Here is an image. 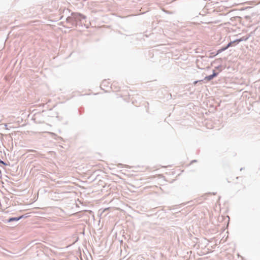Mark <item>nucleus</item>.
Returning a JSON list of instances; mask_svg holds the SVG:
<instances>
[{"instance_id":"nucleus-1","label":"nucleus","mask_w":260,"mask_h":260,"mask_svg":"<svg viewBox=\"0 0 260 260\" xmlns=\"http://www.w3.org/2000/svg\"><path fill=\"white\" fill-rule=\"evenodd\" d=\"M241 40H237L236 41H235L234 42H231L230 43H229L228 45L225 47H224V48H222L220 49H219L218 52H217V54H218L220 52H221L222 51H224L225 50H226V49H228L229 47H230V46H231L232 45V44L233 43H235V42H237V43H239V42H240Z\"/></svg>"},{"instance_id":"nucleus-2","label":"nucleus","mask_w":260,"mask_h":260,"mask_svg":"<svg viewBox=\"0 0 260 260\" xmlns=\"http://www.w3.org/2000/svg\"><path fill=\"white\" fill-rule=\"evenodd\" d=\"M110 85V83L108 81H104L102 84H101V87L105 90H107V89L106 88V86H109Z\"/></svg>"},{"instance_id":"nucleus-3","label":"nucleus","mask_w":260,"mask_h":260,"mask_svg":"<svg viewBox=\"0 0 260 260\" xmlns=\"http://www.w3.org/2000/svg\"><path fill=\"white\" fill-rule=\"evenodd\" d=\"M217 74L214 71L212 75H209V76H206L205 78V80H207V81H210L211 80H212L213 78H214L215 77H216L217 76Z\"/></svg>"},{"instance_id":"nucleus-4","label":"nucleus","mask_w":260,"mask_h":260,"mask_svg":"<svg viewBox=\"0 0 260 260\" xmlns=\"http://www.w3.org/2000/svg\"><path fill=\"white\" fill-rule=\"evenodd\" d=\"M22 218V216L19 217H12V218H10L8 221L9 222H11V221H17V220H19V219H20L21 218Z\"/></svg>"},{"instance_id":"nucleus-5","label":"nucleus","mask_w":260,"mask_h":260,"mask_svg":"<svg viewBox=\"0 0 260 260\" xmlns=\"http://www.w3.org/2000/svg\"><path fill=\"white\" fill-rule=\"evenodd\" d=\"M0 163H2V164H5V163H4L3 161H2V160H0Z\"/></svg>"},{"instance_id":"nucleus-6","label":"nucleus","mask_w":260,"mask_h":260,"mask_svg":"<svg viewBox=\"0 0 260 260\" xmlns=\"http://www.w3.org/2000/svg\"><path fill=\"white\" fill-rule=\"evenodd\" d=\"M197 82H198V81H195V82H194V84H197Z\"/></svg>"}]
</instances>
